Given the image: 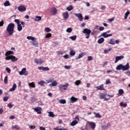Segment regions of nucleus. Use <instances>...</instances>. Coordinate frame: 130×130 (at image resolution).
Segmentation results:
<instances>
[{"label": "nucleus", "instance_id": "nucleus-1", "mask_svg": "<svg viewBox=\"0 0 130 130\" xmlns=\"http://www.w3.org/2000/svg\"><path fill=\"white\" fill-rule=\"evenodd\" d=\"M26 39H28V40H31V41H30L29 42L32 46H35V47H38L39 46V43H38L36 39L34 37L28 36L26 37Z\"/></svg>", "mask_w": 130, "mask_h": 130}, {"label": "nucleus", "instance_id": "nucleus-2", "mask_svg": "<svg viewBox=\"0 0 130 130\" xmlns=\"http://www.w3.org/2000/svg\"><path fill=\"white\" fill-rule=\"evenodd\" d=\"M14 29H15V24L10 23L6 28V31H7L9 35L12 36L14 34Z\"/></svg>", "mask_w": 130, "mask_h": 130}, {"label": "nucleus", "instance_id": "nucleus-3", "mask_svg": "<svg viewBox=\"0 0 130 130\" xmlns=\"http://www.w3.org/2000/svg\"><path fill=\"white\" fill-rule=\"evenodd\" d=\"M47 82L49 84V87H56L57 85H58V83L57 81L54 79V78H50L49 79L47 80Z\"/></svg>", "mask_w": 130, "mask_h": 130}, {"label": "nucleus", "instance_id": "nucleus-4", "mask_svg": "<svg viewBox=\"0 0 130 130\" xmlns=\"http://www.w3.org/2000/svg\"><path fill=\"white\" fill-rule=\"evenodd\" d=\"M91 32L92 31L89 28H84L82 31V33L85 34V38H86V39H89L90 38V34H91Z\"/></svg>", "mask_w": 130, "mask_h": 130}, {"label": "nucleus", "instance_id": "nucleus-5", "mask_svg": "<svg viewBox=\"0 0 130 130\" xmlns=\"http://www.w3.org/2000/svg\"><path fill=\"white\" fill-rule=\"evenodd\" d=\"M14 22L17 24V30L19 32H21L23 30V26L21 24L19 19H15Z\"/></svg>", "mask_w": 130, "mask_h": 130}, {"label": "nucleus", "instance_id": "nucleus-6", "mask_svg": "<svg viewBox=\"0 0 130 130\" xmlns=\"http://www.w3.org/2000/svg\"><path fill=\"white\" fill-rule=\"evenodd\" d=\"M70 86L69 83H66L64 84H60L58 86L59 89L60 91H63V90H67L68 87Z\"/></svg>", "mask_w": 130, "mask_h": 130}, {"label": "nucleus", "instance_id": "nucleus-7", "mask_svg": "<svg viewBox=\"0 0 130 130\" xmlns=\"http://www.w3.org/2000/svg\"><path fill=\"white\" fill-rule=\"evenodd\" d=\"M6 60H10V59L11 60V61H17L18 60V57H16V56L11 55V56H6L5 57Z\"/></svg>", "mask_w": 130, "mask_h": 130}, {"label": "nucleus", "instance_id": "nucleus-8", "mask_svg": "<svg viewBox=\"0 0 130 130\" xmlns=\"http://www.w3.org/2000/svg\"><path fill=\"white\" fill-rule=\"evenodd\" d=\"M33 110H34L38 114H41L42 112L41 110H42V108L40 107H37L36 108H32Z\"/></svg>", "mask_w": 130, "mask_h": 130}, {"label": "nucleus", "instance_id": "nucleus-9", "mask_svg": "<svg viewBox=\"0 0 130 130\" xmlns=\"http://www.w3.org/2000/svg\"><path fill=\"white\" fill-rule=\"evenodd\" d=\"M50 12L53 16H56V15L57 14V9H56L55 7L51 8L50 9Z\"/></svg>", "mask_w": 130, "mask_h": 130}, {"label": "nucleus", "instance_id": "nucleus-10", "mask_svg": "<svg viewBox=\"0 0 130 130\" xmlns=\"http://www.w3.org/2000/svg\"><path fill=\"white\" fill-rule=\"evenodd\" d=\"M43 62H44V61L41 58H35V63H37V64H42Z\"/></svg>", "mask_w": 130, "mask_h": 130}, {"label": "nucleus", "instance_id": "nucleus-11", "mask_svg": "<svg viewBox=\"0 0 130 130\" xmlns=\"http://www.w3.org/2000/svg\"><path fill=\"white\" fill-rule=\"evenodd\" d=\"M123 58H124V56L123 55L116 56L115 63H117V61H119V60H121V59H123Z\"/></svg>", "mask_w": 130, "mask_h": 130}, {"label": "nucleus", "instance_id": "nucleus-12", "mask_svg": "<svg viewBox=\"0 0 130 130\" xmlns=\"http://www.w3.org/2000/svg\"><path fill=\"white\" fill-rule=\"evenodd\" d=\"M62 16L64 20H68V19H69V17H70L69 12L66 11L65 12H63L62 13Z\"/></svg>", "mask_w": 130, "mask_h": 130}, {"label": "nucleus", "instance_id": "nucleus-13", "mask_svg": "<svg viewBox=\"0 0 130 130\" xmlns=\"http://www.w3.org/2000/svg\"><path fill=\"white\" fill-rule=\"evenodd\" d=\"M26 10H27V8H26L25 6H20L18 7V11H19V12H25Z\"/></svg>", "mask_w": 130, "mask_h": 130}, {"label": "nucleus", "instance_id": "nucleus-14", "mask_svg": "<svg viewBox=\"0 0 130 130\" xmlns=\"http://www.w3.org/2000/svg\"><path fill=\"white\" fill-rule=\"evenodd\" d=\"M38 70L40 71H44V72H47L49 71V68L48 67H39Z\"/></svg>", "mask_w": 130, "mask_h": 130}, {"label": "nucleus", "instance_id": "nucleus-15", "mask_svg": "<svg viewBox=\"0 0 130 130\" xmlns=\"http://www.w3.org/2000/svg\"><path fill=\"white\" fill-rule=\"evenodd\" d=\"M101 36L104 38H108V37H111V36H112V34H107V32H104L101 35Z\"/></svg>", "mask_w": 130, "mask_h": 130}, {"label": "nucleus", "instance_id": "nucleus-16", "mask_svg": "<svg viewBox=\"0 0 130 130\" xmlns=\"http://www.w3.org/2000/svg\"><path fill=\"white\" fill-rule=\"evenodd\" d=\"M88 123L90 126L91 128H92V129H94L95 127H96V124L95 123V122L88 121Z\"/></svg>", "mask_w": 130, "mask_h": 130}, {"label": "nucleus", "instance_id": "nucleus-17", "mask_svg": "<svg viewBox=\"0 0 130 130\" xmlns=\"http://www.w3.org/2000/svg\"><path fill=\"white\" fill-rule=\"evenodd\" d=\"M128 70H129V63H126V64L125 66H122V71H128Z\"/></svg>", "mask_w": 130, "mask_h": 130}, {"label": "nucleus", "instance_id": "nucleus-18", "mask_svg": "<svg viewBox=\"0 0 130 130\" xmlns=\"http://www.w3.org/2000/svg\"><path fill=\"white\" fill-rule=\"evenodd\" d=\"M75 15L78 18L79 21H83V15L81 13H75Z\"/></svg>", "mask_w": 130, "mask_h": 130}, {"label": "nucleus", "instance_id": "nucleus-19", "mask_svg": "<svg viewBox=\"0 0 130 130\" xmlns=\"http://www.w3.org/2000/svg\"><path fill=\"white\" fill-rule=\"evenodd\" d=\"M106 93H102L100 95V99H105V100H109L110 98L106 99Z\"/></svg>", "mask_w": 130, "mask_h": 130}, {"label": "nucleus", "instance_id": "nucleus-20", "mask_svg": "<svg viewBox=\"0 0 130 130\" xmlns=\"http://www.w3.org/2000/svg\"><path fill=\"white\" fill-rule=\"evenodd\" d=\"M85 54H86L85 52H82L80 53L78 56L76 57L75 59H76V60H79V59H80V58H82L83 56H85Z\"/></svg>", "mask_w": 130, "mask_h": 130}, {"label": "nucleus", "instance_id": "nucleus-21", "mask_svg": "<svg viewBox=\"0 0 130 130\" xmlns=\"http://www.w3.org/2000/svg\"><path fill=\"white\" fill-rule=\"evenodd\" d=\"M70 103H75V102H77L78 101V99L75 98L74 96H72L70 99Z\"/></svg>", "mask_w": 130, "mask_h": 130}, {"label": "nucleus", "instance_id": "nucleus-22", "mask_svg": "<svg viewBox=\"0 0 130 130\" xmlns=\"http://www.w3.org/2000/svg\"><path fill=\"white\" fill-rule=\"evenodd\" d=\"M16 88H17V84L14 83L12 86V88L9 89V92H13V91H15V90H16Z\"/></svg>", "mask_w": 130, "mask_h": 130}, {"label": "nucleus", "instance_id": "nucleus-23", "mask_svg": "<svg viewBox=\"0 0 130 130\" xmlns=\"http://www.w3.org/2000/svg\"><path fill=\"white\" fill-rule=\"evenodd\" d=\"M14 53V52L13 51H8L5 53L6 56H11V54H13Z\"/></svg>", "mask_w": 130, "mask_h": 130}, {"label": "nucleus", "instance_id": "nucleus-24", "mask_svg": "<svg viewBox=\"0 0 130 130\" xmlns=\"http://www.w3.org/2000/svg\"><path fill=\"white\" fill-rule=\"evenodd\" d=\"M122 66L123 65L122 64H119L116 67V70H117V71H122Z\"/></svg>", "mask_w": 130, "mask_h": 130}, {"label": "nucleus", "instance_id": "nucleus-25", "mask_svg": "<svg viewBox=\"0 0 130 130\" xmlns=\"http://www.w3.org/2000/svg\"><path fill=\"white\" fill-rule=\"evenodd\" d=\"M95 88L97 90H104V85L102 84L99 86H96Z\"/></svg>", "mask_w": 130, "mask_h": 130}, {"label": "nucleus", "instance_id": "nucleus-26", "mask_svg": "<svg viewBox=\"0 0 130 130\" xmlns=\"http://www.w3.org/2000/svg\"><path fill=\"white\" fill-rule=\"evenodd\" d=\"M76 54V51L75 50L70 49V55L71 56H74Z\"/></svg>", "mask_w": 130, "mask_h": 130}, {"label": "nucleus", "instance_id": "nucleus-27", "mask_svg": "<svg viewBox=\"0 0 130 130\" xmlns=\"http://www.w3.org/2000/svg\"><path fill=\"white\" fill-rule=\"evenodd\" d=\"M76 124H78V121L77 120H73L71 123L70 125L71 126H75Z\"/></svg>", "mask_w": 130, "mask_h": 130}, {"label": "nucleus", "instance_id": "nucleus-28", "mask_svg": "<svg viewBox=\"0 0 130 130\" xmlns=\"http://www.w3.org/2000/svg\"><path fill=\"white\" fill-rule=\"evenodd\" d=\"M124 93L123 89H120L118 90V96H122V94Z\"/></svg>", "mask_w": 130, "mask_h": 130}, {"label": "nucleus", "instance_id": "nucleus-29", "mask_svg": "<svg viewBox=\"0 0 130 130\" xmlns=\"http://www.w3.org/2000/svg\"><path fill=\"white\" fill-rule=\"evenodd\" d=\"M25 73H26V68H24L22 69V70L20 72H19V75H20V76H22L24 75Z\"/></svg>", "mask_w": 130, "mask_h": 130}, {"label": "nucleus", "instance_id": "nucleus-30", "mask_svg": "<svg viewBox=\"0 0 130 130\" xmlns=\"http://www.w3.org/2000/svg\"><path fill=\"white\" fill-rule=\"evenodd\" d=\"M42 19V17L41 16H36L34 20L36 22H38V21H41Z\"/></svg>", "mask_w": 130, "mask_h": 130}, {"label": "nucleus", "instance_id": "nucleus-31", "mask_svg": "<svg viewBox=\"0 0 130 130\" xmlns=\"http://www.w3.org/2000/svg\"><path fill=\"white\" fill-rule=\"evenodd\" d=\"M103 42H104V38H103L99 39L98 41V43L99 44H102V43H103Z\"/></svg>", "mask_w": 130, "mask_h": 130}, {"label": "nucleus", "instance_id": "nucleus-32", "mask_svg": "<svg viewBox=\"0 0 130 130\" xmlns=\"http://www.w3.org/2000/svg\"><path fill=\"white\" fill-rule=\"evenodd\" d=\"M48 116H49V117H54V116H55V115H54V114H53V112L50 111L48 112Z\"/></svg>", "mask_w": 130, "mask_h": 130}, {"label": "nucleus", "instance_id": "nucleus-33", "mask_svg": "<svg viewBox=\"0 0 130 130\" xmlns=\"http://www.w3.org/2000/svg\"><path fill=\"white\" fill-rule=\"evenodd\" d=\"M109 44H112V45H114L115 44V41H114V39H111L110 41L108 42Z\"/></svg>", "mask_w": 130, "mask_h": 130}, {"label": "nucleus", "instance_id": "nucleus-34", "mask_svg": "<svg viewBox=\"0 0 130 130\" xmlns=\"http://www.w3.org/2000/svg\"><path fill=\"white\" fill-rule=\"evenodd\" d=\"M4 5L5 7H9V6H11V4L10 3V2L9 1H6L4 3Z\"/></svg>", "mask_w": 130, "mask_h": 130}, {"label": "nucleus", "instance_id": "nucleus-35", "mask_svg": "<svg viewBox=\"0 0 130 130\" xmlns=\"http://www.w3.org/2000/svg\"><path fill=\"white\" fill-rule=\"evenodd\" d=\"M59 103H60V104H66L67 103V101L64 99H61L59 101Z\"/></svg>", "mask_w": 130, "mask_h": 130}, {"label": "nucleus", "instance_id": "nucleus-36", "mask_svg": "<svg viewBox=\"0 0 130 130\" xmlns=\"http://www.w3.org/2000/svg\"><path fill=\"white\" fill-rule=\"evenodd\" d=\"M73 9L74 7H73L72 5H70L69 6L67 7L66 10H67V11H69V12H71V11H72V10H73Z\"/></svg>", "mask_w": 130, "mask_h": 130}, {"label": "nucleus", "instance_id": "nucleus-37", "mask_svg": "<svg viewBox=\"0 0 130 130\" xmlns=\"http://www.w3.org/2000/svg\"><path fill=\"white\" fill-rule=\"evenodd\" d=\"M44 84H46V82L44 81H41L38 82V85H40L42 86H44Z\"/></svg>", "mask_w": 130, "mask_h": 130}, {"label": "nucleus", "instance_id": "nucleus-38", "mask_svg": "<svg viewBox=\"0 0 130 130\" xmlns=\"http://www.w3.org/2000/svg\"><path fill=\"white\" fill-rule=\"evenodd\" d=\"M69 39L71 40H73V41H75V40L77 39V36L76 35H74L73 36L70 37Z\"/></svg>", "mask_w": 130, "mask_h": 130}, {"label": "nucleus", "instance_id": "nucleus-39", "mask_svg": "<svg viewBox=\"0 0 130 130\" xmlns=\"http://www.w3.org/2000/svg\"><path fill=\"white\" fill-rule=\"evenodd\" d=\"M109 126H110V125H109V124H105L104 126H102L101 127L103 129H106V128H107V127Z\"/></svg>", "mask_w": 130, "mask_h": 130}, {"label": "nucleus", "instance_id": "nucleus-40", "mask_svg": "<svg viewBox=\"0 0 130 130\" xmlns=\"http://www.w3.org/2000/svg\"><path fill=\"white\" fill-rule=\"evenodd\" d=\"M28 86L30 88H35V84L34 82L29 83Z\"/></svg>", "mask_w": 130, "mask_h": 130}, {"label": "nucleus", "instance_id": "nucleus-41", "mask_svg": "<svg viewBox=\"0 0 130 130\" xmlns=\"http://www.w3.org/2000/svg\"><path fill=\"white\" fill-rule=\"evenodd\" d=\"M74 84L76 86H79L81 84V80H76L74 82Z\"/></svg>", "mask_w": 130, "mask_h": 130}, {"label": "nucleus", "instance_id": "nucleus-42", "mask_svg": "<svg viewBox=\"0 0 130 130\" xmlns=\"http://www.w3.org/2000/svg\"><path fill=\"white\" fill-rule=\"evenodd\" d=\"M72 31H73V29L71 27H69L66 30V32H67V33H72Z\"/></svg>", "mask_w": 130, "mask_h": 130}, {"label": "nucleus", "instance_id": "nucleus-43", "mask_svg": "<svg viewBox=\"0 0 130 130\" xmlns=\"http://www.w3.org/2000/svg\"><path fill=\"white\" fill-rule=\"evenodd\" d=\"M120 106H123V107H126V106H127V104L126 103H123V102H121L120 103Z\"/></svg>", "mask_w": 130, "mask_h": 130}, {"label": "nucleus", "instance_id": "nucleus-44", "mask_svg": "<svg viewBox=\"0 0 130 130\" xmlns=\"http://www.w3.org/2000/svg\"><path fill=\"white\" fill-rule=\"evenodd\" d=\"M12 129L19 130V129H20V127H18V125H15L12 126Z\"/></svg>", "mask_w": 130, "mask_h": 130}, {"label": "nucleus", "instance_id": "nucleus-45", "mask_svg": "<svg viewBox=\"0 0 130 130\" xmlns=\"http://www.w3.org/2000/svg\"><path fill=\"white\" fill-rule=\"evenodd\" d=\"M8 76H6L4 78V84H8Z\"/></svg>", "mask_w": 130, "mask_h": 130}, {"label": "nucleus", "instance_id": "nucleus-46", "mask_svg": "<svg viewBox=\"0 0 130 130\" xmlns=\"http://www.w3.org/2000/svg\"><path fill=\"white\" fill-rule=\"evenodd\" d=\"M95 117H96V118H101V115H100L99 113H98L95 114Z\"/></svg>", "mask_w": 130, "mask_h": 130}, {"label": "nucleus", "instance_id": "nucleus-47", "mask_svg": "<svg viewBox=\"0 0 130 130\" xmlns=\"http://www.w3.org/2000/svg\"><path fill=\"white\" fill-rule=\"evenodd\" d=\"M111 49H112L111 48H109L108 49L104 50V53H107V52H109V51H110V50H111Z\"/></svg>", "mask_w": 130, "mask_h": 130}, {"label": "nucleus", "instance_id": "nucleus-48", "mask_svg": "<svg viewBox=\"0 0 130 130\" xmlns=\"http://www.w3.org/2000/svg\"><path fill=\"white\" fill-rule=\"evenodd\" d=\"M51 34L50 33H48L46 36H45V38H50L51 37Z\"/></svg>", "mask_w": 130, "mask_h": 130}, {"label": "nucleus", "instance_id": "nucleus-49", "mask_svg": "<svg viewBox=\"0 0 130 130\" xmlns=\"http://www.w3.org/2000/svg\"><path fill=\"white\" fill-rule=\"evenodd\" d=\"M28 127H29V128H30V129H34V128H35V127H36V126L29 125Z\"/></svg>", "mask_w": 130, "mask_h": 130}, {"label": "nucleus", "instance_id": "nucleus-50", "mask_svg": "<svg viewBox=\"0 0 130 130\" xmlns=\"http://www.w3.org/2000/svg\"><path fill=\"white\" fill-rule=\"evenodd\" d=\"M92 59H93V57H92V56H88L87 57V60L88 61H90V60H92Z\"/></svg>", "mask_w": 130, "mask_h": 130}, {"label": "nucleus", "instance_id": "nucleus-51", "mask_svg": "<svg viewBox=\"0 0 130 130\" xmlns=\"http://www.w3.org/2000/svg\"><path fill=\"white\" fill-rule=\"evenodd\" d=\"M45 30L46 32H50V31H51V29L49 27H46L45 28Z\"/></svg>", "mask_w": 130, "mask_h": 130}, {"label": "nucleus", "instance_id": "nucleus-52", "mask_svg": "<svg viewBox=\"0 0 130 130\" xmlns=\"http://www.w3.org/2000/svg\"><path fill=\"white\" fill-rule=\"evenodd\" d=\"M106 84L107 85H108L109 84H111V81H110V79H108L106 81Z\"/></svg>", "mask_w": 130, "mask_h": 130}, {"label": "nucleus", "instance_id": "nucleus-53", "mask_svg": "<svg viewBox=\"0 0 130 130\" xmlns=\"http://www.w3.org/2000/svg\"><path fill=\"white\" fill-rule=\"evenodd\" d=\"M6 71L7 72L8 74H11V69L8 67L6 69Z\"/></svg>", "mask_w": 130, "mask_h": 130}, {"label": "nucleus", "instance_id": "nucleus-54", "mask_svg": "<svg viewBox=\"0 0 130 130\" xmlns=\"http://www.w3.org/2000/svg\"><path fill=\"white\" fill-rule=\"evenodd\" d=\"M64 69H66V70H71V66L66 65L64 66Z\"/></svg>", "mask_w": 130, "mask_h": 130}, {"label": "nucleus", "instance_id": "nucleus-55", "mask_svg": "<svg viewBox=\"0 0 130 130\" xmlns=\"http://www.w3.org/2000/svg\"><path fill=\"white\" fill-rule=\"evenodd\" d=\"M4 24H5V22H4V20H2L0 22V27H3V26H4Z\"/></svg>", "mask_w": 130, "mask_h": 130}, {"label": "nucleus", "instance_id": "nucleus-56", "mask_svg": "<svg viewBox=\"0 0 130 130\" xmlns=\"http://www.w3.org/2000/svg\"><path fill=\"white\" fill-rule=\"evenodd\" d=\"M3 100H4V101H5V102H6V101H8V100H9V96H5V97H4V99H3Z\"/></svg>", "mask_w": 130, "mask_h": 130}, {"label": "nucleus", "instance_id": "nucleus-57", "mask_svg": "<svg viewBox=\"0 0 130 130\" xmlns=\"http://www.w3.org/2000/svg\"><path fill=\"white\" fill-rule=\"evenodd\" d=\"M8 106L9 108H10V109L13 108V105H12V104H11V103H9L8 104Z\"/></svg>", "mask_w": 130, "mask_h": 130}, {"label": "nucleus", "instance_id": "nucleus-58", "mask_svg": "<svg viewBox=\"0 0 130 130\" xmlns=\"http://www.w3.org/2000/svg\"><path fill=\"white\" fill-rule=\"evenodd\" d=\"M125 75H127V76H128V77H130V71H127L126 72H125Z\"/></svg>", "mask_w": 130, "mask_h": 130}, {"label": "nucleus", "instance_id": "nucleus-59", "mask_svg": "<svg viewBox=\"0 0 130 130\" xmlns=\"http://www.w3.org/2000/svg\"><path fill=\"white\" fill-rule=\"evenodd\" d=\"M101 10H104L106 9V6H105V5H103L101 7Z\"/></svg>", "mask_w": 130, "mask_h": 130}, {"label": "nucleus", "instance_id": "nucleus-60", "mask_svg": "<svg viewBox=\"0 0 130 130\" xmlns=\"http://www.w3.org/2000/svg\"><path fill=\"white\" fill-rule=\"evenodd\" d=\"M130 12L129 11H127L125 13V16H127L128 17V15H129Z\"/></svg>", "mask_w": 130, "mask_h": 130}, {"label": "nucleus", "instance_id": "nucleus-61", "mask_svg": "<svg viewBox=\"0 0 130 130\" xmlns=\"http://www.w3.org/2000/svg\"><path fill=\"white\" fill-rule=\"evenodd\" d=\"M63 57H64V58H66V59H68V58H69V54L63 55Z\"/></svg>", "mask_w": 130, "mask_h": 130}, {"label": "nucleus", "instance_id": "nucleus-62", "mask_svg": "<svg viewBox=\"0 0 130 130\" xmlns=\"http://www.w3.org/2000/svg\"><path fill=\"white\" fill-rule=\"evenodd\" d=\"M99 30H100V31H103V30H104V27H103V26L100 27Z\"/></svg>", "mask_w": 130, "mask_h": 130}, {"label": "nucleus", "instance_id": "nucleus-63", "mask_svg": "<svg viewBox=\"0 0 130 130\" xmlns=\"http://www.w3.org/2000/svg\"><path fill=\"white\" fill-rule=\"evenodd\" d=\"M114 19H115L114 17H113L111 19H109V22H113V21H114Z\"/></svg>", "mask_w": 130, "mask_h": 130}, {"label": "nucleus", "instance_id": "nucleus-64", "mask_svg": "<svg viewBox=\"0 0 130 130\" xmlns=\"http://www.w3.org/2000/svg\"><path fill=\"white\" fill-rule=\"evenodd\" d=\"M40 130H46V129H45V127H44L43 126H40Z\"/></svg>", "mask_w": 130, "mask_h": 130}]
</instances>
